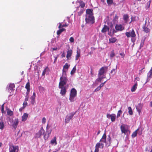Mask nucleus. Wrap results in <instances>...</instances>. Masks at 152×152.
<instances>
[{"label":"nucleus","mask_w":152,"mask_h":152,"mask_svg":"<svg viewBox=\"0 0 152 152\" xmlns=\"http://www.w3.org/2000/svg\"><path fill=\"white\" fill-rule=\"evenodd\" d=\"M28 100V96H26V98H25V101L27 102Z\"/></svg>","instance_id":"680f3d73"},{"label":"nucleus","mask_w":152,"mask_h":152,"mask_svg":"<svg viewBox=\"0 0 152 152\" xmlns=\"http://www.w3.org/2000/svg\"><path fill=\"white\" fill-rule=\"evenodd\" d=\"M148 80H150V78L152 77V70L150 69L147 75Z\"/></svg>","instance_id":"bb28decb"},{"label":"nucleus","mask_w":152,"mask_h":152,"mask_svg":"<svg viewBox=\"0 0 152 152\" xmlns=\"http://www.w3.org/2000/svg\"><path fill=\"white\" fill-rule=\"evenodd\" d=\"M69 41L71 42H73L74 41V39L72 37H71L69 39Z\"/></svg>","instance_id":"4d7b16f0"},{"label":"nucleus","mask_w":152,"mask_h":152,"mask_svg":"<svg viewBox=\"0 0 152 152\" xmlns=\"http://www.w3.org/2000/svg\"><path fill=\"white\" fill-rule=\"evenodd\" d=\"M15 87V85L14 84H10L9 86V89L10 90H12Z\"/></svg>","instance_id":"4c0bfd02"},{"label":"nucleus","mask_w":152,"mask_h":152,"mask_svg":"<svg viewBox=\"0 0 152 152\" xmlns=\"http://www.w3.org/2000/svg\"><path fill=\"white\" fill-rule=\"evenodd\" d=\"M91 75L92 76L93 75V70L92 69H91Z\"/></svg>","instance_id":"338daca9"},{"label":"nucleus","mask_w":152,"mask_h":152,"mask_svg":"<svg viewBox=\"0 0 152 152\" xmlns=\"http://www.w3.org/2000/svg\"><path fill=\"white\" fill-rule=\"evenodd\" d=\"M77 92L76 90L74 88H73L71 90L69 98L71 102H72L74 101V97L77 95Z\"/></svg>","instance_id":"7ed1b4c3"},{"label":"nucleus","mask_w":152,"mask_h":152,"mask_svg":"<svg viewBox=\"0 0 152 152\" xmlns=\"http://www.w3.org/2000/svg\"><path fill=\"white\" fill-rule=\"evenodd\" d=\"M29 91H27V92H26V96H28V94H29Z\"/></svg>","instance_id":"69168bd1"},{"label":"nucleus","mask_w":152,"mask_h":152,"mask_svg":"<svg viewBox=\"0 0 152 152\" xmlns=\"http://www.w3.org/2000/svg\"><path fill=\"white\" fill-rule=\"evenodd\" d=\"M99 77L96 80V81H97L99 82H101L102 80L103 79V77Z\"/></svg>","instance_id":"de8ad7c7"},{"label":"nucleus","mask_w":152,"mask_h":152,"mask_svg":"<svg viewBox=\"0 0 152 152\" xmlns=\"http://www.w3.org/2000/svg\"><path fill=\"white\" fill-rule=\"evenodd\" d=\"M58 88L61 89L60 93L62 96H64L66 92L67 88L64 86L58 85Z\"/></svg>","instance_id":"0eeeda50"},{"label":"nucleus","mask_w":152,"mask_h":152,"mask_svg":"<svg viewBox=\"0 0 152 152\" xmlns=\"http://www.w3.org/2000/svg\"><path fill=\"white\" fill-rule=\"evenodd\" d=\"M76 70V66H75L72 69L71 71L70 74L71 75H72L74 74Z\"/></svg>","instance_id":"f704fd0d"},{"label":"nucleus","mask_w":152,"mask_h":152,"mask_svg":"<svg viewBox=\"0 0 152 152\" xmlns=\"http://www.w3.org/2000/svg\"><path fill=\"white\" fill-rule=\"evenodd\" d=\"M48 124L47 125V127H46V133H47V134H45L44 135V138L45 140H46L49 138V137L50 135V134L52 130H50L48 131V130L49 129L48 127Z\"/></svg>","instance_id":"f8f14e48"},{"label":"nucleus","mask_w":152,"mask_h":152,"mask_svg":"<svg viewBox=\"0 0 152 152\" xmlns=\"http://www.w3.org/2000/svg\"><path fill=\"white\" fill-rule=\"evenodd\" d=\"M72 50H69L67 52V55L66 57L67 59H69L72 56Z\"/></svg>","instance_id":"b1692460"},{"label":"nucleus","mask_w":152,"mask_h":152,"mask_svg":"<svg viewBox=\"0 0 152 152\" xmlns=\"http://www.w3.org/2000/svg\"><path fill=\"white\" fill-rule=\"evenodd\" d=\"M120 128L122 133L125 134L129 131V126L126 124H123L121 126Z\"/></svg>","instance_id":"423d86ee"},{"label":"nucleus","mask_w":152,"mask_h":152,"mask_svg":"<svg viewBox=\"0 0 152 152\" xmlns=\"http://www.w3.org/2000/svg\"><path fill=\"white\" fill-rule=\"evenodd\" d=\"M69 67V66L68 65L67 63H66L65 65L63 66V68L62 70V74H64V73H65L66 74V71L65 70L66 69H67Z\"/></svg>","instance_id":"6ab92c4d"},{"label":"nucleus","mask_w":152,"mask_h":152,"mask_svg":"<svg viewBox=\"0 0 152 152\" xmlns=\"http://www.w3.org/2000/svg\"><path fill=\"white\" fill-rule=\"evenodd\" d=\"M74 114L75 113H71L67 115L65 119V122L66 123H68L70 121V119L73 118Z\"/></svg>","instance_id":"9b49d317"},{"label":"nucleus","mask_w":152,"mask_h":152,"mask_svg":"<svg viewBox=\"0 0 152 152\" xmlns=\"http://www.w3.org/2000/svg\"><path fill=\"white\" fill-rule=\"evenodd\" d=\"M61 56L62 58H63L64 57H65V55L64 53H63L61 55Z\"/></svg>","instance_id":"e2e57ef3"},{"label":"nucleus","mask_w":152,"mask_h":152,"mask_svg":"<svg viewBox=\"0 0 152 152\" xmlns=\"http://www.w3.org/2000/svg\"><path fill=\"white\" fill-rule=\"evenodd\" d=\"M108 31V34L111 37L113 36L114 33L116 32V31L114 29H113L112 28H111L110 30Z\"/></svg>","instance_id":"f3484780"},{"label":"nucleus","mask_w":152,"mask_h":152,"mask_svg":"<svg viewBox=\"0 0 152 152\" xmlns=\"http://www.w3.org/2000/svg\"><path fill=\"white\" fill-rule=\"evenodd\" d=\"M40 136L41 135H40V134H39L38 132L36 133L35 136L36 138H39Z\"/></svg>","instance_id":"09e8293b"},{"label":"nucleus","mask_w":152,"mask_h":152,"mask_svg":"<svg viewBox=\"0 0 152 152\" xmlns=\"http://www.w3.org/2000/svg\"><path fill=\"white\" fill-rule=\"evenodd\" d=\"M117 40L115 37H112L109 39V42L111 43H114Z\"/></svg>","instance_id":"a878e982"},{"label":"nucleus","mask_w":152,"mask_h":152,"mask_svg":"<svg viewBox=\"0 0 152 152\" xmlns=\"http://www.w3.org/2000/svg\"><path fill=\"white\" fill-rule=\"evenodd\" d=\"M35 97L33 96H31L30 98V99L31 100V103L32 104H34V103L35 100Z\"/></svg>","instance_id":"58836bf2"},{"label":"nucleus","mask_w":152,"mask_h":152,"mask_svg":"<svg viewBox=\"0 0 152 152\" xmlns=\"http://www.w3.org/2000/svg\"><path fill=\"white\" fill-rule=\"evenodd\" d=\"M28 114H27L26 113H24L23 114V116L22 117V121H26L27 120V119L28 117Z\"/></svg>","instance_id":"4be33fe9"},{"label":"nucleus","mask_w":152,"mask_h":152,"mask_svg":"<svg viewBox=\"0 0 152 152\" xmlns=\"http://www.w3.org/2000/svg\"><path fill=\"white\" fill-rule=\"evenodd\" d=\"M50 143L51 144H53L54 143H55V144H57L56 141V137H55L53 139H52L50 141Z\"/></svg>","instance_id":"72a5a7b5"},{"label":"nucleus","mask_w":152,"mask_h":152,"mask_svg":"<svg viewBox=\"0 0 152 152\" xmlns=\"http://www.w3.org/2000/svg\"><path fill=\"white\" fill-rule=\"evenodd\" d=\"M137 82H135V84L133 86L132 88L131 89V91L132 92H133L134 91L137 89Z\"/></svg>","instance_id":"393cba45"},{"label":"nucleus","mask_w":152,"mask_h":152,"mask_svg":"<svg viewBox=\"0 0 152 152\" xmlns=\"http://www.w3.org/2000/svg\"><path fill=\"white\" fill-rule=\"evenodd\" d=\"M18 123L19 122L18 119H15L14 123L12 125V126L15 129H16V128L18 124Z\"/></svg>","instance_id":"5701e85b"},{"label":"nucleus","mask_w":152,"mask_h":152,"mask_svg":"<svg viewBox=\"0 0 152 152\" xmlns=\"http://www.w3.org/2000/svg\"><path fill=\"white\" fill-rule=\"evenodd\" d=\"M85 3L84 2H83V1H81L80 3V4L79 7H77V9L78 8H79L80 7L81 8H83L85 7Z\"/></svg>","instance_id":"ea45409f"},{"label":"nucleus","mask_w":152,"mask_h":152,"mask_svg":"<svg viewBox=\"0 0 152 152\" xmlns=\"http://www.w3.org/2000/svg\"><path fill=\"white\" fill-rule=\"evenodd\" d=\"M4 124L3 122L2 121L0 122V129L2 130L4 127Z\"/></svg>","instance_id":"e433bc0d"},{"label":"nucleus","mask_w":152,"mask_h":152,"mask_svg":"<svg viewBox=\"0 0 152 152\" xmlns=\"http://www.w3.org/2000/svg\"><path fill=\"white\" fill-rule=\"evenodd\" d=\"M120 55L121 56L122 58H124L125 56V54L123 52L120 53Z\"/></svg>","instance_id":"3c124183"},{"label":"nucleus","mask_w":152,"mask_h":152,"mask_svg":"<svg viewBox=\"0 0 152 152\" xmlns=\"http://www.w3.org/2000/svg\"><path fill=\"white\" fill-rule=\"evenodd\" d=\"M64 75L62 74V75L60 78V81L58 85L64 86L66 84L68 80L66 76V75Z\"/></svg>","instance_id":"20e7f679"},{"label":"nucleus","mask_w":152,"mask_h":152,"mask_svg":"<svg viewBox=\"0 0 152 152\" xmlns=\"http://www.w3.org/2000/svg\"><path fill=\"white\" fill-rule=\"evenodd\" d=\"M122 114V111L121 110H118V113L117 114V118H118L119 117H120L121 116V115Z\"/></svg>","instance_id":"a19ab883"},{"label":"nucleus","mask_w":152,"mask_h":152,"mask_svg":"<svg viewBox=\"0 0 152 152\" xmlns=\"http://www.w3.org/2000/svg\"><path fill=\"white\" fill-rule=\"evenodd\" d=\"M27 104V102L24 101L23 102V107L24 108L25 107H26Z\"/></svg>","instance_id":"13d9d810"},{"label":"nucleus","mask_w":152,"mask_h":152,"mask_svg":"<svg viewBox=\"0 0 152 152\" xmlns=\"http://www.w3.org/2000/svg\"><path fill=\"white\" fill-rule=\"evenodd\" d=\"M83 13V11L82 10H81L80 12H78V14L79 16H80Z\"/></svg>","instance_id":"bf43d9fd"},{"label":"nucleus","mask_w":152,"mask_h":152,"mask_svg":"<svg viewBox=\"0 0 152 152\" xmlns=\"http://www.w3.org/2000/svg\"><path fill=\"white\" fill-rule=\"evenodd\" d=\"M142 130H143V129H141L140 131L138 132V134L139 135H141V134H142Z\"/></svg>","instance_id":"052dcab7"},{"label":"nucleus","mask_w":152,"mask_h":152,"mask_svg":"<svg viewBox=\"0 0 152 152\" xmlns=\"http://www.w3.org/2000/svg\"><path fill=\"white\" fill-rule=\"evenodd\" d=\"M143 106V104L141 103H139L138 104L137 106H136V108L137 111L138 112L139 115H140L141 109H142Z\"/></svg>","instance_id":"dca6fc26"},{"label":"nucleus","mask_w":152,"mask_h":152,"mask_svg":"<svg viewBox=\"0 0 152 152\" xmlns=\"http://www.w3.org/2000/svg\"><path fill=\"white\" fill-rule=\"evenodd\" d=\"M109 28L107 26L104 25V27L101 30V32L102 33L106 32L107 31H109Z\"/></svg>","instance_id":"a211bd4d"},{"label":"nucleus","mask_w":152,"mask_h":152,"mask_svg":"<svg viewBox=\"0 0 152 152\" xmlns=\"http://www.w3.org/2000/svg\"><path fill=\"white\" fill-rule=\"evenodd\" d=\"M48 68V67H46V68L43 71V72H42V76H44V75L45 74V73H46V69Z\"/></svg>","instance_id":"49530a36"},{"label":"nucleus","mask_w":152,"mask_h":152,"mask_svg":"<svg viewBox=\"0 0 152 152\" xmlns=\"http://www.w3.org/2000/svg\"><path fill=\"white\" fill-rule=\"evenodd\" d=\"M129 18V16L128 15L126 14H124L123 16V19L124 20L125 23H127L128 22Z\"/></svg>","instance_id":"412c9836"},{"label":"nucleus","mask_w":152,"mask_h":152,"mask_svg":"<svg viewBox=\"0 0 152 152\" xmlns=\"http://www.w3.org/2000/svg\"><path fill=\"white\" fill-rule=\"evenodd\" d=\"M128 109L129 110L128 113L130 115H132L133 114V113L131 107H128Z\"/></svg>","instance_id":"c9c22d12"},{"label":"nucleus","mask_w":152,"mask_h":152,"mask_svg":"<svg viewBox=\"0 0 152 152\" xmlns=\"http://www.w3.org/2000/svg\"><path fill=\"white\" fill-rule=\"evenodd\" d=\"M118 19V16L117 15H116L114 17V19H113V20H114V21H116Z\"/></svg>","instance_id":"864d4df0"},{"label":"nucleus","mask_w":152,"mask_h":152,"mask_svg":"<svg viewBox=\"0 0 152 152\" xmlns=\"http://www.w3.org/2000/svg\"><path fill=\"white\" fill-rule=\"evenodd\" d=\"M99 142L104 143L105 145L107 147L110 146L111 142V139L110 135H108L107 139H106V134L105 133H104L101 139L100 140Z\"/></svg>","instance_id":"f03ea898"},{"label":"nucleus","mask_w":152,"mask_h":152,"mask_svg":"<svg viewBox=\"0 0 152 152\" xmlns=\"http://www.w3.org/2000/svg\"><path fill=\"white\" fill-rule=\"evenodd\" d=\"M146 22H145V23L144 25L142 26V30L143 31H144L145 32L148 33L150 32V29L147 28V27H146Z\"/></svg>","instance_id":"2eb2a0df"},{"label":"nucleus","mask_w":152,"mask_h":152,"mask_svg":"<svg viewBox=\"0 0 152 152\" xmlns=\"http://www.w3.org/2000/svg\"><path fill=\"white\" fill-rule=\"evenodd\" d=\"M107 118H110L112 121L113 122L115 121L116 116L115 114H112L111 115L107 114Z\"/></svg>","instance_id":"4468645a"},{"label":"nucleus","mask_w":152,"mask_h":152,"mask_svg":"<svg viewBox=\"0 0 152 152\" xmlns=\"http://www.w3.org/2000/svg\"><path fill=\"white\" fill-rule=\"evenodd\" d=\"M46 122V119L45 117H43L42 120V123L44 124H45Z\"/></svg>","instance_id":"8fccbe9b"},{"label":"nucleus","mask_w":152,"mask_h":152,"mask_svg":"<svg viewBox=\"0 0 152 152\" xmlns=\"http://www.w3.org/2000/svg\"><path fill=\"white\" fill-rule=\"evenodd\" d=\"M1 111L2 113H3L4 112V104H3L1 105Z\"/></svg>","instance_id":"5fc2aeb1"},{"label":"nucleus","mask_w":152,"mask_h":152,"mask_svg":"<svg viewBox=\"0 0 152 152\" xmlns=\"http://www.w3.org/2000/svg\"><path fill=\"white\" fill-rule=\"evenodd\" d=\"M30 86L29 82L27 83L26 85L25 88L26 89L27 91H30Z\"/></svg>","instance_id":"2f4dec72"},{"label":"nucleus","mask_w":152,"mask_h":152,"mask_svg":"<svg viewBox=\"0 0 152 152\" xmlns=\"http://www.w3.org/2000/svg\"><path fill=\"white\" fill-rule=\"evenodd\" d=\"M125 35L127 38L132 37V38L134 37H136V35L134 30L132 29L131 31L126 32L125 33Z\"/></svg>","instance_id":"6e6552de"},{"label":"nucleus","mask_w":152,"mask_h":152,"mask_svg":"<svg viewBox=\"0 0 152 152\" xmlns=\"http://www.w3.org/2000/svg\"><path fill=\"white\" fill-rule=\"evenodd\" d=\"M101 88H100V87L99 86L97 87L96 89L94 91V92H97V91H99L100 89Z\"/></svg>","instance_id":"603ef678"},{"label":"nucleus","mask_w":152,"mask_h":152,"mask_svg":"<svg viewBox=\"0 0 152 152\" xmlns=\"http://www.w3.org/2000/svg\"><path fill=\"white\" fill-rule=\"evenodd\" d=\"M7 113L8 115L12 116L13 114V112L10 110H8L7 111Z\"/></svg>","instance_id":"473e14b6"},{"label":"nucleus","mask_w":152,"mask_h":152,"mask_svg":"<svg viewBox=\"0 0 152 152\" xmlns=\"http://www.w3.org/2000/svg\"><path fill=\"white\" fill-rule=\"evenodd\" d=\"M59 26H58V28H60L61 27H66L68 26V24H67L66 23L65 24L62 25L61 23H59Z\"/></svg>","instance_id":"c756f323"},{"label":"nucleus","mask_w":152,"mask_h":152,"mask_svg":"<svg viewBox=\"0 0 152 152\" xmlns=\"http://www.w3.org/2000/svg\"><path fill=\"white\" fill-rule=\"evenodd\" d=\"M115 28L118 31H121L124 29V27L121 24H117L115 25Z\"/></svg>","instance_id":"ddd939ff"},{"label":"nucleus","mask_w":152,"mask_h":152,"mask_svg":"<svg viewBox=\"0 0 152 152\" xmlns=\"http://www.w3.org/2000/svg\"><path fill=\"white\" fill-rule=\"evenodd\" d=\"M145 39V38L143 39H142L141 40L140 45L142 46V47L143 46L144 44Z\"/></svg>","instance_id":"c03bdc74"},{"label":"nucleus","mask_w":152,"mask_h":152,"mask_svg":"<svg viewBox=\"0 0 152 152\" xmlns=\"http://www.w3.org/2000/svg\"><path fill=\"white\" fill-rule=\"evenodd\" d=\"M107 2L108 5L111 4L113 3V0H107Z\"/></svg>","instance_id":"37998d69"},{"label":"nucleus","mask_w":152,"mask_h":152,"mask_svg":"<svg viewBox=\"0 0 152 152\" xmlns=\"http://www.w3.org/2000/svg\"><path fill=\"white\" fill-rule=\"evenodd\" d=\"M9 152H18L19 148L18 146L12 145L10 146Z\"/></svg>","instance_id":"1a4fd4ad"},{"label":"nucleus","mask_w":152,"mask_h":152,"mask_svg":"<svg viewBox=\"0 0 152 152\" xmlns=\"http://www.w3.org/2000/svg\"><path fill=\"white\" fill-rule=\"evenodd\" d=\"M104 85V83H102L100 84V86H99L100 87V88H101Z\"/></svg>","instance_id":"0e129e2a"},{"label":"nucleus","mask_w":152,"mask_h":152,"mask_svg":"<svg viewBox=\"0 0 152 152\" xmlns=\"http://www.w3.org/2000/svg\"><path fill=\"white\" fill-rule=\"evenodd\" d=\"M86 15L85 21L87 23L90 25L94 23V17L93 16V10L87 9L86 11Z\"/></svg>","instance_id":"f257e3e1"},{"label":"nucleus","mask_w":152,"mask_h":152,"mask_svg":"<svg viewBox=\"0 0 152 152\" xmlns=\"http://www.w3.org/2000/svg\"><path fill=\"white\" fill-rule=\"evenodd\" d=\"M77 54L76 56L75 60H77L80 56V49H78L77 50Z\"/></svg>","instance_id":"aec40b11"},{"label":"nucleus","mask_w":152,"mask_h":152,"mask_svg":"<svg viewBox=\"0 0 152 152\" xmlns=\"http://www.w3.org/2000/svg\"><path fill=\"white\" fill-rule=\"evenodd\" d=\"M65 29L64 28H62L61 29H60L59 30L57 31V34L58 36H59L61 33L63 31H65Z\"/></svg>","instance_id":"cd10ccee"},{"label":"nucleus","mask_w":152,"mask_h":152,"mask_svg":"<svg viewBox=\"0 0 152 152\" xmlns=\"http://www.w3.org/2000/svg\"><path fill=\"white\" fill-rule=\"evenodd\" d=\"M104 145L103 143H100L98 142L96 143L95 146V149L94 151V152H98L99 151V148H102L104 147Z\"/></svg>","instance_id":"9d476101"},{"label":"nucleus","mask_w":152,"mask_h":152,"mask_svg":"<svg viewBox=\"0 0 152 152\" xmlns=\"http://www.w3.org/2000/svg\"><path fill=\"white\" fill-rule=\"evenodd\" d=\"M115 69H112L111 70V71L110 72V73H111V74L113 73V74H115Z\"/></svg>","instance_id":"6e6d98bb"},{"label":"nucleus","mask_w":152,"mask_h":152,"mask_svg":"<svg viewBox=\"0 0 152 152\" xmlns=\"http://www.w3.org/2000/svg\"><path fill=\"white\" fill-rule=\"evenodd\" d=\"M140 128H138L134 132L132 135V138H134L137 136V132L139 130Z\"/></svg>","instance_id":"c85d7f7f"},{"label":"nucleus","mask_w":152,"mask_h":152,"mask_svg":"<svg viewBox=\"0 0 152 152\" xmlns=\"http://www.w3.org/2000/svg\"><path fill=\"white\" fill-rule=\"evenodd\" d=\"M39 91H44L45 90V88L41 86H39Z\"/></svg>","instance_id":"79ce46f5"},{"label":"nucleus","mask_w":152,"mask_h":152,"mask_svg":"<svg viewBox=\"0 0 152 152\" xmlns=\"http://www.w3.org/2000/svg\"><path fill=\"white\" fill-rule=\"evenodd\" d=\"M115 56V53H114V51H112L111 53L110 54V57L111 58H113Z\"/></svg>","instance_id":"a18cd8bd"},{"label":"nucleus","mask_w":152,"mask_h":152,"mask_svg":"<svg viewBox=\"0 0 152 152\" xmlns=\"http://www.w3.org/2000/svg\"><path fill=\"white\" fill-rule=\"evenodd\" d=\"M38 132L39 133V134H40L41 136L42 134H44L45 130L42 127L41 128L40 130H39Z\"/></svg>","instance_id":"7c9ffc66"},{"label":"nucleus","mask_w":152,"mask_h":152,"mask_svg":"<svg viewBox=\"0 0 152 152\" xmlns=\"http://www.w3.org/2000/svg\"><path fill=\"white\" fill-rule=\"evenodd\" d=\"M57 48H53V50H57Z\"/></svg>","instance_id":"774afa93"},{"label":"nucleus","mask_w":152,"mask_h":152,"mask_svg":"<svg viewBox=\"0 0 152 152\" xmlns=\"http://www.w3.org/2000/svg\"><path fill=\"white\" fill-rule=\"evenodd\" d=\"M108 66H104L102 67L99 70L98 73V76H100L106 73L108 70Z\"/></svg>","instance_id":"39448f33"}]
</instances>
